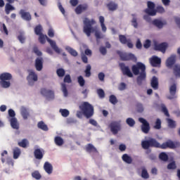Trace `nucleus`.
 Listing matches in <instances>:
<instances>
[{"label":"nucleus","mask_w":180,"mask_h":180,"mask_svg":"<svg viewBox=\"0 0 180 180\" xmlns=\"http://www.w3.org/2000/svg\"><path fill=\"white\" fill-rule=\"evenodd\" d=\"M154 8H155V4L153 2L148 1V8L145 10V13L149 15V16H155L157 11Z\"/></svg>","instance_id":"obj_8"},{"label":"nucleus","mask_w":180,"mask_h":180,"mask_svg":"<svg viewBox=\"0 0 180 180\" xmlns=\"http://www.w3.org/2000/svg\"><path fill=\"white\" fill-rule=\"evenodd\" d=\"M120 67L124 75H127V77L132 78L133 73H131V71L130 70V68H128V66H126L124 63H120Z\"/></svg>","instance_id":"obj_11"},{"label":"nucleus","mask_w":180,"mask_h":180,"mask_svg":"<svg viewBox=\"0 0 180 180\" xmlns=\"http://www.w3.org/2000/svg\"><path fill=\"white\" fill-rule=\"evenodd\" d=\"M98 78L100 81H101V82H103V81H105V73L103 72L98 73Z\"/></svg>","instance_id":"obj_62"},{"label":"nucleus","mask_w":180,"mask_h":180,"mask_svg":"<svg viewBox=\"0 0 180 180\" xmlns=\"http://www.w3.org/2000/svg\"><path fill=\"white\" fill-rule=\"evenodd\" d=\"M39 41L41 43V44H44L46 43V39L47 40L48 42H49L51 47L56 51V53H58V54H60L61 52L60 51V49L58 46H57V44L56 41L50 39L49 37H47V35H44L43 34H41V35H39Z\"/></svg>","instance_id":"obj_4"},{"label":"nucleus","mask_w":180,"mask_h":180,"mask_svg":"<svg viewBox=\"0 0 180 180\" xmlns=\"http://www.w3.org/2000/svg\"><path fill=\"white\" fill-rule=\"evenodd\" d=\"M91 65H87L86 67V70H84L85 72V77H86L87 78H89V77H91Z\"/></svg>","instance_id":"obj_42"},{"label":"nucleus","mask_w":180,"mask_h":180,"mask_svg":"<svg viewBox=\"0 0 180 180\" xmlns=\"http://www.w3.org/2000/svg\"><path fill=\"white\" fill-rule=\"evenodd\" d=\"M126 123L129 127H133L136 124V121L133 118L129 117L127 119Z\"/></svg>","instance_id":"obj_41"},{"label":"nucleus","mask_w":180,"mask_h":180,"mask_svg":"<svg viewBox=\"0 0 180 180\" xmlns=\"http://www.w3.org/2000/svg\"><path fill=\"white\" fill-rule=\"evenodd\" d=\"M150 84L153 89H158V78L154 76L151 79Z\"/></svg>","instance_id":"obj_30"},{"label":"nucleus","mask_w":180,"mask_h":180,"mask_svg":"<svg viewBox=\"0 0 180 180\" xmlns=\"http://www.w3.org/2000/svg\"><path fill=\"white\" fill-rule=\"evenodd\" d=\"M19 147H22V148H26L27 146H29V141L27 139H24L18 143Z\"/></svg>","instance_id":"obj_36"},{"label":"nucleus","mask_w":180,"mask_h":180,"mask_svg":"<svg viewBox=\"0 0 180 180\" xmlns=\"http://www.w3.org/2000/svg\"><path fill=\"white\" fill-rule=\"evenodd\" d=\"M16 116V113H15V110H13V109H10L8 110V119H13L15 118Z\"/></svg>","instance_id":"obj_47"},{"label":"nucleus","mask_w":180,"mask_h":180,"mask_svg":"<svg viewBox=\"0 0 180 180\" xmlns=\"http://www.w3.org/2000/svg\"><path fill=\"white\" fill-rule=\"evenodd\" d=\"M159 158L162 161H168V155L165 153H161Z\"/></svg>","instance_id":"obj_51"},{"label":"nucleus","mask_w":180,"mask_h":180,"mask_svg":"<svg viewBox=\"0 0 180 180\" xmlns=\"http://www.w3.org/2000/svg\"><path fill=\"white\" fill-rule=\"evenodd\" d=\"M66 50L68 53L72 55L73 57H77V56H78V52H77V51L70 46L67 47Z\"/></svg>","instance_id":"obj_38"},{"label":"nucleus","mask_w":180,"mask_h":180,"mask_svg":"<svg viewBox=\"0 0 180 180\" xmlns=\"http://www.w3.org/2000/svg\"><path fill=\"white\" fill-rule=\"evenodd\" d=\"M34 155L36 160H42L44 157V152L40 148H37L34 151Z\"/></svg>","instance_id":"obj_18"},{"label":"nucleus","mask_w":180,"mask_h":180,"mask_svg":"<svg viewBox=\"0 0 180 180\" xmlns=\"http://www.w3.org/2000/svg\"><path fill=\"white\" fill-rule=\"evenodd\" d=\"M176 61V55H172L166 61V65L169 68H172V65L175 64V62Z\"/></svg>","instance_id":"obj_17"},{"label":"nucleus","mask_w":180,"mask_h":180,"mask_svg":"<svg viewBox=\"0 0 180 180\" xmlns=\"http://www.w3.org/2000/svg\"><path fill=\"white\" fill-rule=\"evenodd\" d=\"M118 54L122 60V61H129V60H132L133 61H137V58H136V56L133 53H126L124 52L118 51Z\"/></svg>","instance_id":"obj_7"},{"label":"nucleus","mask_w":180,"mask_h":180,"mask_svg":"<svg viewBox=\"0 0 180 180\" xmlns=\"http://www.w3.org/2000/svg\"><path fill=\"white\" fill-rule=\"evenodd\" d=\"M99 22L101 23L102 31L103 32H106L107 28H106V26L105 25V17L101 15L99 17Z\"/></svg>","instance_id":"obj_35"},{"label":"nucleus","mask_w":180,"mask_h":180,"mask_svg":"<svg viewBox=\"0 0 180 180\" xmlns=\"http://www.w3.org/2000/svg\"><path fill=\"white\" fill-rule=\"evenodd\" d=\"M62 86V91L63 92L64 96H68V90H67V86L65 84L63 83L61 84Z\"/></svg>","instance_id":"obj_50"},{"label":"nucleus","mask_w":180,"mask_h":180,"mask_svg":"<svg viewBox=\"0 0 180 180\" xmlns=\"http://www.w3.org/2000/svg\"><path fill=\"white\" fill-rule=\"evenodd\" d=\"M79 108L83 112V115L86 119H89L94 116V106L89 103L84 102Z\"/></svg>","instance_id":"obj_3"},{"label":"nucleus","mask_w":180,"mask_h":180,"mask_svg":"<svg viewBox=\"0 0 180 180\" xmlns=\"http://www.w3.org/2000/svg\"><path fill=\"white\" fill-rule=\"evenodd\" d=\"M154 129H155L156 130H160V129H161V120L158 118L156 120Z\"/></svg>","instance_id":"obj_49"},{"label":"nucleus","mask_w":180,"mask_h":180,"mask_svg":"<svg viewBox=\"0 0 180 180\" xmlns=\"http://www.w3.org/2000/svg\"><path fill=\"white\" fill-rule=\"evenodd\" d=\"M35 68L37 71H41L43 70V58H37L35 60Z\"/></svg>","instance_id":"obj_19"},{"label":"nucleus","mask_w":180,"mask_h":180,"mask_svg":"<svg viewBox=\"0 0 180 180\" xmlns=\"http://www.w3.org/2000/svg\"><path fill=\"white\" fill-rule=\"evenodd\" d=\"M150 63L152 67H160V65H161V58L153 56L150 58Z\"/></svg>","instance_id":"obj_14"},{"label":"nucleus","mask_w":180,"mask_h":180,"mask_svg":"<svg viewBox=\"0 0 180 180\" xmlns=\"http://www.w3.org/2000/svg\"><path fill=\"white\" fill-rule=\"evenodd\" d=\"M58 6L61 13H63V15H65V10L64 9V7H63V5L61 4L60 2L58 3Z\"/></svg>","instance_id":"obj_61"},{"label":"nucleus","mask_w":180,"mask_h":180,"mask_svg":"<svg viewBox=\"0 0 180 180\" xmlns=\"http://www.w3.org/2000/svg\"><path fill=\"white\" fill-rule=\"evenodd\" d=\"M11 79L12 75L11 73L4 72L0 75V85L2 88H9L11 86Z\"/></svg>","instance_id":"obj_5"},{"label":"nucleus","mask_w":180,"mask_h":180,"mask_svg":"<svg viewBox=\"0 0 180 180\" xmlns=\"http://www.w3.org/2000/svg\"><path fill=\"white\" fill-rule=\"evenodd\" d=\"M120 41L122 44H127L128 41H130V40H129V39L127 40L126 37H124V35H120Z\"/></svg>","instance_id":"obj_53"},{"label":"nucleus","mask_w":180,"mask_h":180,"mask_svg":"<svg viewBox=\"0 0 180 180\" xmlns=\"http://www.w3.org/2000/svg\"><path fill=\"white\" fill-rule=\"evenodd\" d=\"M21 115L22 116L25 120H27V117H29V111H27V109H26V108L22 107L21 108Z\"/></svg>","instance_id":"obj_33"},{"label":"nucleus","mask_w":180,"mask_h":180,"mask_svg":"<svg viewBox=\"0 0 180 180\" xmlns=\"http://www.w3.org/2000/svg\"><path fill=\"white\" fill-rule=\"evenodd\" d=\"M132 72L134 75H139L137 77L138 85H141L143 82L146 79V65L140 62L137 63L136 65L132 66Z\"/></svg>","instance_id":"obj_2"},{"label":"nucleus","mask_w":180,"mask_h":180,"mask_svg":"<svg viewBox=\"0 0 180 180\" xmlns=\"http://www.w3.org/2000/svg\"><path fill=\"white\" fill-rule=\"evenodd\" d=\"M20 15H21L22 19L27 20V22L32 20V15H30V13L26 12L23 9L20 11Z\"/></svg>","instance_id":"obj_16"},{"label":"nucleus","mask_w":180,"mask_h":180,"mask_svg":"<svg viewBox=\"0 0 180 180\" xmlns=\"http://www.w3.org/2000/svg\"><path fill=\"white\" fill-rule=\"evenodd\" d=\"M13 159L18 160V158L20 157V154H22V151L20 150V148L16 147L13 148Z\"/></svg>","instance_id":"obj_26"},{"label":"nucleus","mask_w":180,"mask_h":180,"mask_svg":"<svg viewBox=\"0 0 180 180\" xmlns=\"http://www.w3.org/2000/svg\"><path fill=\"white\" fill-rule=\"evenodd\" d=\"M149 143H150V147H155L156 148H161V145L155 139H153V138L150 139Z\"/></svg>","instance_id":"obj_29"},{"label":"nucleus","mask_w":180,"mask_h":180,"mask_svg":"<svg viewBox=\"0 0 180 180\" xmlns=\"http://www.w3.org/2000/svg\"><path fill=\"white\" fill-rule=\"evenodd\" d=\"M141 176H142V178H144L145 179H148V173L147 172V170L146 169H143Z\"/></svg>","instance_id":"obj_60"},{"label":"nucleus","mask_w":180,"mask_h":180,"mask_svg":"<svg viewBox=\"0 0 180 180\" xmlns=\"http://www.w3.org/2000/svg\"><path fill=\"white\" fill-rule=\"evenodd\" d=\"M86 151L89 153H98V150L96 149V148H95V146L91 143H89L86 146Z\"/></svg>","instance_id":"obj_25"},{"label":"nucleus","mask_w":180,"mask_h":180,"mask_svg":"<svg viewBox=\"0 0 180 180\" xmlns=\"http://www.w3.org/2000/svg\"><path fill=\"white\" fill-rule=\"evenodd\" d=\"M156 51H161V53H165L167 49H168V44L167 42H163L162 44H156L154 46Z\"/></svg>","instance_id":"obj_13"},{"label":"nucleus","mask_w":180,"mask_h":180,"mask_svg":"<svg viewBox=\"0 0 180 180\" xmlns=\"http://www.w3.org/2000/svg\"><path fill=\"white\" fill-rule=\"evenodd\" d=\"M7 3L6 4L5 6V12L6 13V15H9V13H11V11H15V7H13V6H12L11 4H13V2H15V0H6Z\"/></svg>","instance_id":"obj_15"},{"label":"nucleus","mask_w":180,"mask_h":180,"mask_svg":"<svg viewBox=\"0 0 180 180\" xmlns=\"http://www.w3.org/2000/svg\"><path fill=\"white\" fill-rule=\"evenodd\" d=\"M41 94L44 96H46L48 101H51L54 99V91L52 90H49L46 88H42L41 89Z\"/></svg>","instance_id":"obj_9"},{"label":"nucleus","mask_w":180,"mask_h":180,"mask_svg":"<svg viewBox=\"0 0 180 180\" xmlns=\"http://www.w3.org/2000/svg\"><path fill=\"white\" fill-rule=\"evenodd\" d=\"M41 32H43V27H41V25H37L34 28L35 34H37V36H40L41 34H43Z\"/></svg>","instance_id":"obj_37"},{"label":"nucleus","mask_w":180,"mask_h":180,"mask_svg":"<svg viewBox=\"0 0 180 180\" xmlns=\"http://www.w3.org/2000/svg\"><path fill=\"white\" fill-rule=\"evenodd\" d=\"M9 122L13 129H15V130L19 129V124H18V119H16V117L9 119Z\"/></svg>","instance_id":"obj_24"},{"label":"nucleus","mask_w":180,"mask_h":180,"mask_svg":"<svg viewBox=\"0 0 180 180\" xmlns=\"http://www.w3.org/2000/svg\"><path fill=\"white\" fill-rule=\"evenodd\" d=\"M97 95L100 98V99H103L105 98V91L102 89H97Z\"/></svg>","instance_id":"obj_45"},{"label":"nucleus","mask_w":180,"mask_h":180,"mask_svg":"<svg viewBox=\"0 0 180 180\" xmlns=\"http://www.w3.org/2000/svg\"><path fill=\"white\" fill-rule=\"evenodd\" d=\"M132 16L134 17L131 21L132 23V26H134V27H135L136 29H137L138 27V24H137V18H136V17L134 16V15H132Z\"/></svg>","instance_id":"obj_59"},{"label":"nucleus","mask_w":180,"mask_h":180,"mask_svg":"<svg viewBox=\"0 0 180 180\" xmlns=\"http://www.w3.org/2000/svg\"><path fill=\"white\" fill-rule=\"evenodd\" d=\"M65 84H71L72 80L71 79V76L70 75H66L63 79Z\"/></svg>","instance_id":"obj_52"},{"label":"nucleus","mask_w":180,"mask_h":180,"mask_svg":"<svg viewBox=\"0 0 180 180\" xmlns=\"http://www.w3.org/2000/svg\"><path fill=\"white\" fill-rule=\"evenodd\" d=\"M161 108L162 112L165 115V116L169 117V112H168V109L167 108V106H165L164 104H162Z\"/></svg>","instance_id":"obj_46"},{"label":"nucleus","mask_w":180,"mask_h":180,"mask_svg":"<svg viewBox=\"0 0 180 180\" xmlns=\"http://www.w3.org/2000/svg\"><path fill=\"white\" fill-rule=\"evenodd\" d=\"M33 51L34 53H36L37 56H38V57H41L42 54L41 51H40V50H39V48H37V46H34L33 48Z\"/></svg>","instance_id":"obj_55"},{"label":"nucleus","mask_w":180,"mask_h":180,"mask_svg":"<svg viewBox=\"0 0 180 180\" xmlns=\"http://www.w3.org/2000/svg\"><path fill=\"white\" fill-rule=\"evenodd\" d=\"M37 127L44 131H49V127H47V124H46L43 121L38 122Z\"/></svg>","instance_id":"obj_28"},{"label":"nucleus","mask_w":180,"mask_h":180,"mask_svg":"<svg viewBox=\"0 0 180 180\" xmlns=\"http://www.w3.org/2000/svg\"><path fill=\"white\" fill-rule=\"evenodd\" d=\"M32 176L35 179H40L41 178V175L40 173L37 171H35L32 173Z\"/></svg>","instance_id":"obj_54"},{"label":"nucleus","mask_w":180,"mask_h":180,"mask_svg":"<svg viewBox=\"0 0 180 180\" xmlns=\"http://www.w3.org/2000/svg\"><path fill=\"white\" fill-rule=\"evenodd\" d=\"M153 23L155 26H156V27H158V29H162L164 25H167L165 21H162L161 20H154Z\"/></svg>","instance_id":"obj_23"},{"label":"nucleus","mask_w":180,"mask_h":180,"mask_svg":"<svg viewBox=\"0 0 180 180\" xmlns=\"http://www.w3.org/2000/svg\"><path fill=\"white\" fill-rule=\"evenodd\" d=\"M28 82H30V81H37V75L33 72V71H31L30 73H29V75L27 78Z\"/></svg>","instance_id":"obj_27"},{"label":"nucleus","mask_w":180,"mask_h":180,"mask_svg":"<svg viewBox=\"0 0 180 180\" xmlns=\"http://www.w3.org/2000/svg\"><path fill=\"white\" fill-rule=\"evenodd\" d=\"M77 82L81 86H84L85 85V79L82 76H79L77 78Z\"/></svg>","instance_id":"obj_48"},{"label":"nucleus","mask_w":180,"mask_h":180,"mask_svg":"<svg viewBox=\"0 0 180 180\" xmlns=\"http://www.w3.org/2000/svg\"><path fill=\"white\" fill-rule=\"evenodd\" d=\"M175 168H176L175 161H172L167 165V169H175Z\"/></svg>","instance_id":"obj_56"},{"label":"nucleus","mask_w":180,"mask_h":180,"mask_svg":"<svg viewBox=\"0 0 180 180\" xmlns=\"http://www.w3.org/2000/svg\"><path fill=\"white\" fill-rule=\"evenodd\" d=\"M169 95H168L167 98L169 101H172V99H176V98H178V96H176V84L174 83L169 86Z\"/></svg>","instance_id":"obj_6"},{"label":"nucleus","mask_w":180,"mask_h":180,"mask_svg":"<svg viewBox=\"0 0 180 180\" xmlns=\"http://www.w3.org/2000/svg\"><path fill=\"white\" fill-rule=\"evenodd\" d=\"M56 74L60 78H63L65 75V70L63 68H59L56 70Z\"/></svg>","instance_id":"obj_40"},{"label":"nucleus","mask_w":180,"mask_h":180,"mask_svg":"<svg viewBox=\"0 0 180 180\" xmlns=\"http://www.w3.org/2000/svg\"><path fill=\"white\" fill-rule=\"evenodd\" d=\"M173 74L176 79L180 78V65L175 64L173 66Z\"/></svg>","instance_id":"obj_22"},{"label":"nucleus","mask_w":180,"mask_h":180,"mask_svg":"<svg viewBox=\"0 0 180 180\" xmlns=\"http://www.w3.org/2000/svg\"><path fill=\"white\" fill-rule=\"evenodd\" d=\"M55 144L56 146H58L59 147H61L63 144H64V139L61 138V136H56L54 139Z\"/></svg>","instance_id":"obj_32"},{"label":"nucleus","mask_w":180,"mask_h":180,"mask_svg":"<svg viewBox=\"0 0 180 180\" xmlns=\"http://www.w3.org/2000/svg\"><path fill=\"white\" fill-rule=\"evenodd\" d=\"M167 122L168 124V127L170 129H175L176 127V122L170 118H167Z\"/></svg>","instance_id":"obj_34"},{"label":"nucleus","mask_w":180,"mask_h":180,"mask_svg":"<svg viewBox=\"0 0 180 180\" xmlns=\"http://www.w3.org/2000/svg\"><path fill=\"white\" fill-rule=\"evenodd\" d=\"M120 129H121L120 121L114 122V123H113V134H117V133L118 131H120Z\"/></svg>","instance_id":"obj_31"},{"label":"nucleus","mask_w":180,"mask_h":180,"mask_svg":"<svg viewBox=\"0 0 180 180\" xmlns=\"http://www.w3.org/2000/svg\"><path fill=\"white\" fill-rule=\"evenodd\" d=\"M122 160L124 162H127V164H131V162L133 161L131 157L129 156L127 154H124L122 155Z\"/></svg>","instance_id":"obj_39"},{"label":"nucleus","mask_w":180,"mask_h":180,"mask_svg":"<svg viewBox=\"0 0 180 180\" xmlns=\"http://www.w3.org/2000/svg\"><path fill=\"white\" fill-rule=\"evenodd\" d=\"M150 46H151V41H150V39H147L143 44V47L145 49H148Z\"/></svg>","instance_id":"obj_63"},{"label":"nucleus","mask_w":180,"mask_h":180,"mask_svg":"<svg viewBox=\"0 0 180 180\" xmlns=\"http://www.w3.org/2000/svg\"><path fill=\"white\" fill-rule=\"evenodd\" d=\"M141 146L144 150H148V148L150 147V140L148 141H142Z\"/></svg>","instance_id":"obj_44"},{"label":"nucleus","mask_w":180,"mask_h":180,"mask_svg":"<svg viewBox=\"0 0 180 180\" xmlns=\"http://www.w3.org/2000/svg\"><path fill=\"white\" fill-rule=\"evenodd\" d=\"M83 32L86 34L87 37H91V33H95L96 39L97 40L102 39V33H101L99 27H98V26L92 27L94 25L96 24V21H95V20H89L87 18H85L83 20Z\"/></svg>","instance_id":"obj_1"},{"label":"nucleus","mask_w":180,"mask_h":180,"mask_svg":"<svg viewBox=\"0 0 180 180\" xmlns=\"http://www.w3.org/2000/svg\"><path fill=\"white\" fill-rule=\"evenodd\" d=\"M88 9V5L86 4H79L75 8V13L77 15H81L82 12H84Z\"/></svg>","instance_id":"obj_20"},{"label":"nucleus","mask_w":180,"mask_h":180,"mask_svg":"<svg viewBox=\"0 0 180 180\" xmlns=\"http://www.w3.org/2000/svg\"><path fill=\"white\" fill-rule=\"evenodd\" d=\"M136 109L139 113H141V112L144 111V108H143V105L141 103H137L136 104Z\"/></svg>","instance_id":"obj_58"},{"label":"nucleus","mask_w":180,"mask_h":180,"mask_svg":"<svg viewBox=\"0 0 180 180\" xmlns=\"http://www.w3.org/2000/svg\"><path fill=\"white\" fill-rule=\"evenodd\" d=\"M139 122H140V123H142L141 130L143 133L147 134V133L150 131V124L148 123V122H147L146 119L142 117L139 118Z\"/></svg>","instance_id":"obj_10"},{"label":"nucleus","mask_w":180,"mask_h":180,"mask_svg":"<svg viewBox=\"0 0 180 180\" xmlns=\"http://www.w3.org/2000/svg\"><path fill=\"white\" fill-rule=\"evenodd\" d=\"M18 39L20 43H25V38L22 34H20L18 36Z\"/></svg>","instance_id":"obj_64"},{"label":"nucleus","mask_w":180,"mask_h":180,"mask_svg":"<svg viewBox=\"0 0 180 180\" xmlns=\"http://www.w3.org/2000/svg\"><path fill=\"white\" fill-rule=\"evenodd\" d=\"M179 146V143L178 142H173L172 141H167L166 143H164L161 145L160 148H176Z\"/></svg>","instance_id":"obj_12"},{"label":"nucleus","mask_w":180,"mask_h":180,"mask_svg":"<svg viewBox=\"0 0 180 180\" xmlns=\"http://www.w3.org/2000/svg\"><path fill=\"white\" fill-rule=\"evenodd\" d=\"M44 169L46 174H49V175L53 174V165L49 162H45L44 165Z\"/></svg>","instance_id":"obj_21"},{"label":"nucleus","mask_w":180,"mask_h":180,"mask_svg":"<svg viewBox=\"0 0 180 180\" xmlns=\"http://www.w3.org/2000/svg\"><path fill=\"white\" fill-rule=\"evenodd\" d=\"M59 112L61 113L63 117H68L70 116V111L67 109H60Z\"/></svg>","instance_id":"obj_43"},{"label":"nucleus","mask_w":180,"mask_h":180,"mask_svg":"<svg viewBox=\"0 0 180 180\" xmlns=\"http://www.w3.org/2000/svg\"><path fill=\"white\" fill-rule=\"evenodd\" d=\"M99 51L102 56H106V53H108V51L106 50V47L105 46H101L99 48Z\"/></svg>","instance_id":"obj_57"}]
</instances>
